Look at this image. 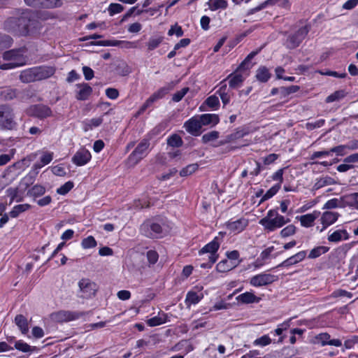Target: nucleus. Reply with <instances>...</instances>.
Returning <instances> with one entry per match:
<instances>
[{
	"mask_svg": "<svg viewBox=\"0 0 358 358\" xmlns=\"http://www.w3.org/2000/svg\"><path fill=\"white\" fill-rule=\"evenodd\" d=\"M140 231L148 238H159L169 231V227L162 220H148L141 225Z\"/></svg>",
	"mask_w": 358,
	"mask_h": 358,
	"instance_id": "f257e3e1",
	"label": "nucleus"
},
{
	"mask_svg": "<svg viewBox=\"0 0 358 358\" xmlns=\"http://www.w3.org/2000/svg\"><path fill=\"white\" fill-rule=\"evenodd\" d=\"M289 219H286L284 216L280 215L277 210H269L266 216L259 221L265 230L268 232L274 231L277 229L281 228L285 224L289 222Z\"/></svg>",
	"mask_w": 358,
	"mask_h": 358,
	"instance_id": "f03ea898",
	"label": "nucleus"
},
{
	"mask_svg": "<svg viewBox=\"0 0 358 358\" xmlns=\"http://www.w3.org/2000/svg\"><path fill=\"white\" fill-rule=\"evenodd\" d=\"M24 50H11L3 53V59L9 62L1 64L0 69L2 70L11 69L23 66L26 64V59L24 57Z\"/></svg>",
	"mask_w": 358,
	"mask_h": 358,
	"instance_id": "7ed1b4c3",
	"label": "nucleus"
},
{
	"mask_svg": "<svg viewBox=\"0 0 358 358\" xmlns=\"http://www.w3.org/2000/svg\"><path fill=\"white\" fill-rule=\"evenodd\" d=\"M225 234V232L220 231L218 234V236H215L213 239V241L206 244L199 250V255L209 253L208 260H210V262L213 263H215L218 258V255L217 254V252L220 248V243Z\"/></svg>",
	"mask_w": 358,
	"mask_h": 358,
	"instance_id": "20e7f679",
	"label": "nucleus"
},
{
	"mask_svg": "<svg viewBox=\"0 0 358 358\" xmlns=\"http://www.w3.org/2000/svg\"><path fill=\"white\" fill-rule=\"evenodd\" d=\"M150 141L148 139H143L129 155L127 162L130 166L136 165L141 159L147 156L149 153Z\"/></svg>",
	"mask_w": 358,
	"mask_h": 358,
	"instance_id": "39448f33",
	"label": "nucleus"
},
{
	"mask_svg": "<svg viewBox=\"0 0 358 358\" xmlns=\"http://www.w3.org/2000/svg\"><path fill=\"white\" fill-rule=\"evenodd\" d=\"M78 296L81 299H89L96 295L98 290L97 285L89 278H82L78 282Z\"/></svg>",
	"mask_w": 358,
	"mask_h": 358,
	"instance_id": "423d86ee",
	"label": "nucleus"
},
{
	"mask_svg": "<svg viewBox=\"0 0 358 358\" xmlns=\"http://www.w3.org/2000/svg\"><path fill=\"white\" fill-rule=\"evenodd\" d=\"M37 22L34 19L33 13L29 10L18 11L19 28H24L27 32V36L34 33L36 28Z\"/></svg>",
	"mask_w": 358,
	"mask_h": 358,
	"instance_id": "0eeeda50",
	"label": "nucleus"
},
{
	"mask_svg": "<svg viewBox=\"0 0 358 358\" xmlns=\"http://www.w3.org/2000/svg\"><path fill=\"white\" fill-rule=\"evenodd\" d=\"M15 125L12 108L8 105L0 106V127L12 129Z\"/></svg>",
	"mask_w": 358,
	"mask_h": 358,
	"instance_id": "6e6552de",
	"label": "nucleus"
},
{
	"mask_svg": "<svg viewBox=\"0 0 358 358\" xmlns=\"http://www.w3.org/2000/svg\"><path fill=\"white\" fill-rule=\"evenodd\" d=\"M350 234L348 230L343 227H337L331 229L327 233V241L331 243H338L340 242L348 241Z\"/></svg>",
	"mask_w": 358,
	"mask_h": 358,
	"instance_id": "1a4fd4ad",
	"label": "nucleus"
},
{
	"mask_svg": "<svg viewBox=\"0 0 358 358\" xmlns=\"http://www.w3.org/2000/svg\"><path fill=\"white\" fill-rule=\"evenodd\" d=\"M277 5L280 8L289 10L291 6V3L289 0H266L258 6L249 9L247 11V16L252 15L257 12H259L268 6Z\"/></svg>",
	"mask_w": 358,
	"mask_h": 358,
	"instance_id": "9d476101",
	"label": "nucleus"
},
{
	"mask_svg": "<svg viewBox=\"0 0 358 358\" xmlns=\"http://www.w3.org/2000/svg\"><path fill=\"white\" fill-rule=\"evenodd\" d=\"M309 29L307 26H304L299 29L294 34L290 35L287 39V47L289 49H294L298 47L306 38Z\"/></svg>",
	"mask_w": 358,
	"mask_h": 358,
	"instance_id": "9b49d317",
	"label": "nucleus"
},
{
	"mask_svg": "<svg viewBox=\"0 0 358 358\" xmlns=\"http://www.w3.org/2000/svg\"><path fill=\"white\" fill-rule=\"evenodd\" d=\"M277 280L278 278L275 275L261 273L250 278V284L253 287H259L270 285Z\"/></svg>",
	"mask_w": 358,
	"mask_h": 358,
	"instance_id": "f8f14e48",
	"label": "nucleus"
},
{
	"mask_svg": "<svg viewBox=\"0 0 358 358\" xmlns=\"http://www.w3.org/2000/svg\"><path fill=\"white\" fill-rule=\"evenodd\" d=\"M83 314L77 311L60 310L51 315L52 320L57 322H68L79 319Z\"/></svg>",
	"mask_w": 358,
	"mask_h": 358,
	"instance_id": "ddd939ff",
	"label": "nucleus"
},
{
	"mask_svg": "<svg viewBox=\"0 0 358 358\" xmlns=\"http://www.w3.org/2000/svg\"><path fill=\"white\" fill-rule=\"evenodd\" d=\"M3 28L7 31L17 36H27V32L24 28H19L18 13L16 16L8 17L3 24Z\"/></svg>",
	"mask_w": 358,
	"mask_h": 358,
	"instance_id": "4468645a",
	"label": "nucleus"
},
{
	"mask_svg": "<svg viewBox=\"0 0 358 358\" xmlns=\"http://www.w3.org/2000/svg\"><path fill=\"white\" fill-rule=\"evenodd\" d=\"M27 113L33 117L43 119L52 115L51 109L45 105L37 104L31 106L27 110Z\"/></svg>",
	"mask_w": 358,
	"mask_h": 358,
	"instance_id": "2eb2a0df",
	"label": "nucleus"
},
{
	"mask_svg": "<svg viewBox=\"0 0 358 358\" xmlns=\"http://www.w3.org/2000/svg\"><path fill=\"white\" fill-rule=\"evenodd\" d=\"M168 93V89L162 87L153 93L142 105L136 113V116L143 114L148 108H149L154 102L162 99Z\"/></svg>",
	"mask_w": 358,
	"mask_h": 358,
	"instance_id": "dca6fc26",
	"label": "nucleus"
},
{
	"mask_svg": "<svg viewBox=\"0 0 358 358\" xmlns=\"http://www.w3.org/2000/svg\"><path fill=\"white\" fill-rule=\"evenodd\" d=\"M320 222L322 224V227L320 229V232H322L329 226L334 224L340 217V214L337 212L327 210L320 213Z\"/></svg>",
	"mask_w": 358,
	"mask_h": 358,
	"instance_id": "f3484780",
	"label": "nucleus"
},
{
	"mask_svg": "<svg viewBox=\"0 0 358 358\" xmlns=\"http://www.w3.org/2000/svg\"><path fill=\"white\" fill-rule=\"evenodd\" d=\"M248 220L244 217L239 218L236 220H229L225 223V227L230 233L234 234L242 232L248 225Z\"/></svg>",
	"mask_w": 358,
	"mask_h": 358,
	"instance_id": "a211bd4d",
	"label": "nucleus"
},
{
	"mask_svg": "<svg viewBox=\"0 0 358 358\" xmlns=\"http://www.w3.org/2000/svg\"><path fill=\"white\" fill-rule=\"evenodd\" d=\"M92 158L90 151L84 148H80L73 156L72 162L78 166L87 164Z\"/></svg>",
	"mask_w": 358,
	"mask_h": 358,
	"instance_id": "6ab92c4d",
	"label": "nucleus"
},
{
	"mask_svg": "<svg viewBox=\"0 0 358 358\" xmlns=\"http://www.w3.org/2000/svg\"><path fill=\"white\" fill-rule=\"evenodd\" d=\"M315 343L320 344L322 346L327 345L340 347L342 342L340 339H330V335L327 333H321L315 337Z\"/></svg>",
	"mask_w": 358,
	"mask_h": 358,
	"instance_id": "aec40b11",
	"label": "nucleus"
},
{
	"mask_svg": "<svg viewBox=\"0 0 358 358\" xmlns=\"http://www.w3.org/2000/svg\"><path fill=\"white\" fill-rule=\"evenodd\" d=\"M184 127L188 133L196 136L201 133L202 124L199 118L192 117L185 122Z\"/></svg>",
	"mask_w": 358,
	"mask_h": 358,
	"instance_id": "412c9836",
	"label": "nucleus"
},
{
	"mask_svg": "<svg viewBox=\"0 0 358 358\" xmlns=\"http://www.w3.org/2000/svg\"><path fill=\"white\" fill-rule=\"evenodd\" d=\"M320 215V212L319 210H314L311 213L297 216L296 219L300 221L301 225L302 227L309 228L314 225L315 220L318 218Z\"/></svg>",
	"mask_w": 358,
	"mask_h": 358,
	"instance_id": "4be33fe9",
	"label": "nucleus"
},
{
	"mask_svg": "<svg viewBox=\"0 0 358 358\" xmlns=\"http://www.w3.org/2000/svg\"><path fill=\"white\" fill-rule=\"evenodd\" d=\"M236 300L239 304L258 303L261 298L257 296L252 291L245 292L236 297Z\"/></svg>",
	"mask_w": 358,
	"mask_h": 358,
	"instance_id": "5701e85b",
	"label": "nucleus"
},
{
	"mask_svg": "<svg viewBox=\"0 0 358 358\" xmlns=\"http://www.w3.org/2000/svg\"><path fill=\"white\" fill-rule=\"evenodd\" d=\"M341 197L342 208L347 206L353 209L358 210V193L355 192L349 194H345Z\"/></svg>",
	"mask_w": 358,
	"mask_h": 358,
	"instance_id": "b1692460",
	"label": "nucleus"
},
{
	"mask_svg": "<svg viewBox=\"0 0 358 358\" xmlns=\"http://www.w3.org/2000/svg\"><path fill=\"white\" fill-rule=\"evenodd\" d=\"M37 80H41L51 77L55 72V69L52 66H36L34 67Z\"/></svg>",
	"mask_w": 358,
	"mask_h": 358,
	"instance_id": "393cba45",
	"label": "nucleus"
},
{
	"mask_svg": "<svg viewBox=\"0 0 358 358\" xmlns=\"http://www.w3.org/2000/svg\"><path fill=\"white\" fill-rule=\"evenodd\" d=\"M306 257V251L302 250L296 254L291 256L290 257L287 258L285 261H283L282 263H280L278 267H289L292 265L296 264L299 262H301L303 261Z\"/></svg>",
	"mask_w": 358,
	"mask_h": 358,
	"instance_id": "a878e982",
	"label": "nucleus"
},
{
	"mask_svg": "<svg viewBox=\"0 0 358 358\" xmlns=\"http://www.w3.org/2000/svg\"><path fill=\"white\" fill-rule=\"evenodd\" d=\"M103 121V116L99 117H93L86 119L82 122V128L85 132L93 130L94 128L99 127Z\"/></svg>",
	"mask_w": 358,
	"mask_h": 358,
	"instance_id": "bb28decb",
	"label": "nucleus"
},
{
	"mask_svg": "<svg viewBox=\"0 0 358 358\" xmlns=\"http://www.w3.org/2000/svg\"><path fill=\"white\" fill-rule=\"evenodd\" d=\"M54 154L51 152H44L40 157V160L33 165V169L38 173V170L44 166L50 164L53 159Z\"/></svg>",
	"mask_w": 358,
	"mask_h": 358,
	"instance_id": "cd10ccee",
	"label": "nucleus"
},
{
	"mask_svg": "<svg viewBox=\"0 0 358 358\" xmlns=\"http://www.w3.org/2000/svg\"><path fill=\"white\" fill-rule=\"evenodd\" d=\"M169 321L168 314L163 311H159L157 316L151 317L146 321V324L149 327H156L163 324H165Z\"/></svg>",
	"mask_w": 358,
	"mask_h": 358,
	"instance_id": "c85d7f7f",
	"label": "nucleus"
},
{
	"mask_svg": "<svg viewBox=\"0 0 358 358\" xmlns=\"http://www.w3.org/2000/svg\"><path fill=\"white\" fill-rule=\"evenodd\" d=\"M77 86L79 90L76 99L83 101L87 99L92 92V88L87 83L78 84Z\"/></svg>",
	"mask_w": 358,
	"mask_h": 358,
	"instance_id": "c756f323",
	"label": "nucleus"
},
{
	"mask_svg": "<svg viewBox=\"0 0 358 358\" xmlns=\"http://www.w3.org/2000/svg\"><path fill=\"white\" fill-rule=\"evenodd\" d=\"M220 85L221 86L217 91V93L220 96L223 105L226 106L230 102L231 94L229 92V90H227L225 80L222 81L220 83Z\"/></svg>",
	"mask_w": 358,
	"mask_h": 358,
	"instance_id": "7c9ffc66",
	"label": "nucleus"
},
{
	"mask_svg": "<svg viewBox=\"0 0 358 358\" xmlns=\"http://www.w3.org/2000/svg\"><path fill=\"white\" fill-rule=\"evenodd\" d=\"M224 80H228L230 88L236 89L241 85L244 80V78L241 74L234 73L229 75Z\"/></svg>",
	"mask_w": 358,
	"mask_h": 358,
	"instance_id": "2f4dec72",
	"label": "nucleus"
},
{
	"mask_svg": "<svg viewBox=\"0 0 358 358\" xmlns=\"http://www.w3.org/2000/svg\"><path fill=\"white\" fill-rule=\"evenodd\" d=\"M15 324L22 334L25 335L29 332L28 320L24 315H17L15 317Z\"/></svg>",
	"mask_w": 358,
	"mask_h": 358,
	"instance_id": "473e14b6",
	"label": "nucleus"
},
{
	"mask_svg": "<svg viewBox=\"0 0 358 358\" xmlns=\"http://www.w3.org/2000/svg\"><path fill=\"white\" fill-rule=\"evenodd\" d=\"M34 67L22 71L20 75V79L22 83H28L36 81Z\"/></svg>",
	"mask_w": 358,
	"mask_h": 358,
	"instance_id": "72a5a7b5",
	"label": "nucleus"
},
{
	"mask_svg": "<svg viewBox=\"0 0 358 358\" xmlns=\"http://www.w3.org/2000/svg\"><path fill=\"white\" fill-rule=\"evenodd\" d=\"M238 264V262L236 263L228 259H223L217 264L216 269L218 272L224 273L232 270L236 267Z\"/></svg>",
	"mask_w": 358,
	"mask_h": 358,
	"instance_id": "f704fd0d",
	"label": "nucleus"
},
{
	"mask_svg": "<svg viewBox=\"0 0 358 358\" xmlns=\"http://www.w3.org/2000/svg\"><path fill=\"white\" fill-rule=\"evenodd\" d=\"M201 124L203 125H212L214 126L217 124L219 121V117L216 114H203L199 117Z\"/></svg>",
	"mask_w": 358,
	"mask_h": 358,
	"instance_id": "c9c22d12",
	"label": "nucleus"
},
{
	"mask_svg": "<svg viewBox=\"0 0 358 358\" xmlns=\"http://www.w3.org/2000/svg\"><path fill=\"white\" fill-rule=\"evenodd\" d=\"M271 76V73L265 66H260L257 71L256 78L260 82H267L270 79Z\"/></svg>",
	"mask_w": 358,
	"mask_h": 358,
	"instance_id": "e433bc0d",
	"label": "nucleus"
},
{
	"mask_svg": "<svg viewBox=\"0 0 358 358\" xmlns=\"http://www.w3.org/2000/svg\"><path fill=\"white\" fill-rule=\"evenodd\" d=\"M329 250V248L327 246H317L310 251L308 257L309 259H315L320 257L322 255L327 253Z\"/></svg>",
	"mask_w": 358,
	"mask_h": 358,
	"instance_id": "4c0bfd02",
	"label": "nucleus"
},
{
	"mask_svg": "<svg viewBox=\"0 0 358 358\" xmlns=\"http://www.w3.org/2000/svg\"><path fill=\"white\" fill-rule=\"evenodd\" d=\"M208 3L209 8L213 11L226 9L228 6V2L226 0H209Z\"/></svg>",
	"mask_w": 358,
	"mask_h": 358,
	"instance_id": "58836bf2",
	"label": "nucleus"
},
{
	"mask_svg": "<svg viewBox=\"0 0 358 358\" xmlns=\"http://www.w3.org/2000/svg\"><path fill=\"white\" fill-rule=\"evenodd\" d=\"M45 192V188L40 185H35L27 192V195L36 198L43 195Z\"/></svg>",
	"mask_w": 358,
	"mask_h": 358,
	"instance_id": "ea45409f",
	"label": "nucleus"
},
{
	"mask_svg": "<svg viewBox=\"0 0 358 358\" xmlns=\"http://www.w3.org/2000/svg\"><path fill=\"white\" fill-rule=\"evenodd\" d=\"M31 208V206L28 203H24V204H18L15 206L11 211L10 212V216L13 218H15L18 217V215L23 213L27 211Z\"/></svg>",
	"mask_w": 358,
	"mask_h": 358,
	"instance_id": "a19ab883",
	"label": "nucleus"
},
{
	"mask_svg": "<svg viewBox=\"0 0 358 358\" xmlns=\"http://www.w3.org/2000/svg\"><path fill=\"white\" fill-rule=\"evenodd\" d=\"M201 299L202 296L198 294L196 292H188L185 298V303L188 306L192 304L194 305L198 303Z\"/></svg>",
	"mask_w": 358,
	"mask_h": 358,
	"instance_id": "79ce46f5",
	"label": "nucleus"
},
{
	"mask_svg": "<svg viewBox=\"0 0 358 358\" xmlns=\"http://www.w3.org/2000/svg\"><path fill=\"white\" fill-rule=\"evenodd\" d=\"M163 41L162 36H152L149 38V41L146 43V46L148 51H152L159 46Z\"/></svg>",
	"mask_w": 358,
	"mask_h": 358,
	"instance_id": "37998d69",
	"label": "nucleus"
},
{
	"mask_svg": "<svg viewBox=\"0 0 358 358\" xmlns=\"http://www.w3.org/2000/svg\"><path fill=\"white\" fill-rule=\"evenodd\" d=\"M342 208V203H341V197L337 199L334 198L328 200L323 206L322 209H334V208Z\"/></svg>",
	"mask_w": 358,
	"mask_h": 358,
	"instance_id": "c03bdc74",
	"label": "nucleus"
},
{
	"mask_svg": "<svg viewBox=\"0 0 358 358\" xmlns=\"http://www.w3.org/2000/svg\"><path fill=\"white\" fill-rule=\"evenodd\" d=\"M15 348L17 350H18L20 351H22L23 352H33V351H34L36 350V347L31 346V345H29V344H27V343L24 342L22 340H20V341H17L15 342Z\"/></svg>",
	"mask_w": 358,
	"mask_h": 358,
	"instance_id": "a18cd8bd",
	"label": "nucleus"
},
{
	"mask_svg": "<svg viewBox=\"0 0 358 358\" xmlns=\"http://www.w3.org/2000/svg\"><path fill=\"white\" fill-rule=\"evenodd\" d=\"M122 41L117 40H105V41H99L91 42L90 44L93 45H99V46H119L120 47Z\"/></svg>",
	"mask_w": 358,
	"mask_h": 358,
	"instance_id": "49530a36",
	"label": "nucleus"
},
{
	"mask_svg": "<svg viewBox=\"0 0 358 358\" xmlns=\"http://www.w3.org/2000/svg\"><path fill=\"white\" fill-rule=\"evenodd\" d=\"M346 94L344 90H338L329 95L326 99L327 103H331L339 101L345 96Z\"/></svg>",
	"mask_w": 358,
	"mask_h": 358,
	"instance_id": "de8ad7c7",
	"label": "nucleus"
},
{
	"mask_svg": "<svg viewBox=\"0 0 358 358\" xmlns=\"http://www.w3.org/2000/svg\"><path fill=\"white\" fill-rule=\"evenodd\" d=\"M198 167L199 166L197 164H189L180 171V176L181 177H186L190 176L198 169Z\"/></svg>",
	"mask_w": 358,
	"mask_h": 358,
	"instance_id": "09e8293b",
	"label": "nucleus"
},
{
	"mask_svg": "<svg viewBox=\"0 0 358 358\" xmlns=\"http://www.w3.org/2000/svg\"><path fill=\"white\" fill-rule=\"evenodd\" d=\"M167 143L171 147L178 148L182 145V140L180 136L173 134L168 138Z\"/></svg>",
	"mask_w": 358,
	"mask_h": 358,
	"instance_id": "8fccbe9b",
	"label": "nucleus"
},
{
	"mask_svg": "<svg viewBox=\"0 0 358 358\" xmlns=\"http://www.w3.org/2000/svg\"><path fill=\"white\" fill-rule=\"evenodd\" d=\"M13 43V38L6 34H0V50L10 48Z\"/></svg>",
	"mask_w": 358,
	"mask_h": 358,
	"instance_id": "3c124183",
	"label": "nucleus"
},
{
	"mask_svg": "<svg viewBox=\"0 0 358 358\" xmlns=\"http://www.w3.org/2000/svg\"><path fill=\"white\" fill-rule=\"evenodd\" d=\"M272 342L271 338L268 336V335H264L257 339H255L253 342L254 345L264 347Z\"/></svg>",
	"mask_w": 358,
	"mask_h": 358,
	"instance_id": "603ef678",
	"label": "nucleus"
},
{
	"mask_svg": "<svg viewBox=\"0 0 358 358\" xmlns=\"http://www.w3.org/2000/svg\"><path fill=\"white\" fill-rule=\"evenodd\" d=\"M62 0H43L42 1L41 8H54L62 6Z\"/></svg>",
	"mask_w": 358,
	"mask_h": 358,
	"instance_id": "864d4df0",
	"label": "nucleus"
},
{
	"mask_svg": "<svg viewBox=\"0 0 358 358\" xmlns=\"http://www.w3.org/2000/svg\"><path fill=\"white\" fill-rule=\"evenodd\" d=\"M81 245L84 249L93 248L96 246V241L92 236H89L82 241Z\"/></svg>",
	"mask_w": 358,
	"mask_h": 358,
	"instance_id": "5fc2aeb1",
	"label": "nucleus"
},
{
	"mask_svg": "<svg viewBox=\"0 0 358 358\" xmlns=\"http://www.w3.org/2000/svg\"><path fill=\"white\" fill-rule=\"evenodd\" d=\"M336 180L329 176L321 178L315 184L317 188H320L326 185H331L336 184Z\"/></svg>",
	"mask_w": 358,
	"mask_h": 358,
	"instance_id": "6e6d98bb",
	"label": "nucleus"
},
{
	"mask_svg": "<svg viewBox=\"0 0 358 358\" xmlns=\"http://www.w3.org/2000/svg\"><path fill=\"white\" fill-rule=\"evenodd\" d=\"M280 183H277L275 184V185H273V187H271L266 193L263 196L262 200V201H266V200H268L269 199H271V197H273L275 194H276V193L279 191V189H280Z\"/></svg>",
	"mask_w": 358,
	"mask_h": 358,
	"instance_id": "4d7b16f0",
	"label": "nucleus"
},
{
	"mask_svg": "<svg viewBox=\"0 0 358 358\" xmlns=\"http://www.w3.org/2000/svg\"><path fill=\"white\" fill-rule=\"evenodd\" d=\"M219 138V132L217 131H212L203 135L202 141L205 143L214 141Z\"/></svg>",
	"mask_w": 358,
	"mask_h": 358,
	"instance_id": "13d9d810",
	"label": "nucleus"
},
{
	"mask_svg": "<svg viewBox=\"0 0 358 358\" xmlns=\"http://www.w3.org/2000/svg\"><path fill=\"white\" fill-rule=\"evenodd\" d=\"M0 95L4 100H10L16 96V92L15 90L6 88L1 92Z\"/></svg>",
	"mask_w": 358,
	"mask_h": 358,
	"instance_id": "bf43d9fd",
	"label": "nucleus"
},
{
	"mask_svg": "<svg viewBox=\"0 0 358 358\" xmlns=\"http://www.w3.org/2000/svg\"><path fill=\"white\" fill-rule=\"evenodd\" d=\"M291 320L292 318L279 324L277 328L274 330L275 334L278 336L281 335L284 331L287 330L290 327Z\"/></svg>",
	"mask_w": 358,
	"mask_h": 358,
	"instance_id": "052dcab7",
	"label": "nucleus"
},
{
	"mask_svg": "<svg viewBox=\"0 0 358 358\" xmlns=\"http://www.w3.org/2000/svg\"><path fill=\"white\" fill-rule=\"evenodd\" d=\"M8 196L10 197V204L13 202H21L23 200V197L20 195H18L17 190L13 189H8Z\"/></svg>",
	"mask_w": 358,
	"mask_h": 358,
	"instance_id": "680f3d73",
	"label": "nucleus"
},
{
	"mask_svg": "<svg viewBox=\"0 0 358 358\" xmlns=\"http://www.w3.org/2000/svg\"><path fill=\"white\" fill-rule=\"evenodd\" d=\"M296 233V227L293 224H289L286 227L283 228L280 231V236L283 238H286L294 235Z\"/></svg>",
	"mask_w": 358,
	"mask_h": 358,
	"instance_id": "e2e57ef3",
	"label": "nucleus"
},
{
	"mask_svg": "<svg viewBox=\"0 0 358 358\" xmlns=\"http://www.w3.org/2000/svg\"><path fill=\"white\" fill-rule=\"evenodd\" d=\"M73 187V183L71 181L65 182L57 189V193L61 195L66 194Z\"/></svg>",
	"mask_w": 358,
	"mask_h": 358,
	"instance_id": "0e129e2a",
	"label": "nucleus"
},
{
	"mask_svg": "<svg viewBox=\"0 0 358 358\" xmlns=\"http://www.w3.org/2000/svg\"><path fill=\"white\" fill-rule=\"evenodd\" d=\"M124 9V7L120 3H110L108 6V12L110 15H114L115 14L121 13Z\"/></svg>",
	"mask_w": 358,
	"mask_h": 358,
	"instance_id": "69168bd1",
	"label": "nucleus"
},
{
	"mask_svg": "<svg viewBox=\"0 0 358 358\" xmlns=\"http://www.w3.org/2000/svg\"><path fill=\"white\" fill-rule=\"evenodd\" d=\"M188 90L189 89L187 87H184L181 90L178 91L173 95L172 100L174 102H179L185 96Z\"/></svg>",
	"mask_w": 358,
	"mask_h": 358,
	"instance_id": "338daca9",
	"label": "nucleus"
},
{
	"mask_svg": "<svg viewBox=\"0 0 358 358\" xmlns=\"http://www.w3.org/2000/svg\"><path fill=\"white\" fill-rule=\"evenodd\" d=\"M146 256L150 264H155L159 259L158 253L155 250H152L148 251Z\"/></svg>",
	"mask_w": 358,
	"mask_h": 358,
	"instance_id": "774afa93",
	"label": "nucleus"
}]
</instances>
